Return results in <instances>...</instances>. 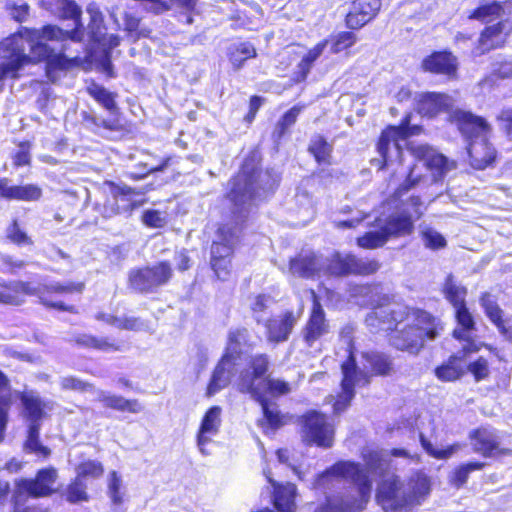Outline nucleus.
<instances>
[{"instance_id": "f257e3e1", "label": "nucleus", "mask_w": 512, "mask_h": 512, "mask_svg": "<svg viewBox=\"0 0 512 512\" xmlns=\"http://www.w3.org/2000/svg\"><path fill=\"white\" fill-rule=\"evenodd\" d=\"M365 469L361 464L352 461H339L320 474L315 488L325 487L332 478H343L351 481L356 487V495L342 498L334 508L337 512H360L365 509L371 497L372 481L369 474L382 477L376 489V501L385 512L408 511L430 492V482L423 473H416L407 483L389 473L388 455L365 448L362 451Z\"/></svg>"}, {"instance_id": "f03ea898", "label": "nucleus", "mask_w": 512, "mask_h": 512, "mask_svg": "<svg viewBox=\"0 0 512 512\" xmlns=\"http://www.w3.org/2000/svg\"><path fill=\"white\" fill-rule=\"evenodd\" d=\"M42 5L53 13L72 19L75 27L71 31H64L54 25H46L42 29L22 28L17 33L0 42V91L6 78L16 79L19 71L28 62L47 60V67L51 69H69L78 59L75 55L68 57L63 53H54L49 41L81 42L84 29L80 23L81 8L73 0H41Z\"/></svg>"}, {"instance_id": "7ed1b4c3", "label": "nucleus", "mask_w": 512, "mask_h": 512, "mask_svg": "<svg viewBox=\"0 0 512 512\" xmlns=\"http://www.w3.org/2000/svg\"><path fill=\"white\" fill-rule=\"evenodd\" d=\"M362 290L369 296L372 307L365 318L366 325L372 332L395 329L391 344L398 350L418 354L424 347L425 338L434 340L443 330L440 321L431 314L393 302L378 286H367Z\"/></svg>"}, {"instance_id": "20e7f679", "label": "nucleus", "mask_w": 512, "mask_h": 512, "mask_svg": "<svg viewBox=\"0 0 512 512\" xmlns=\"http://www.w3.org/2000/svg\"><path fill=\"white\" fill-rule=\"evenodd\" d=\"M258 165L255 155L247 157L238 174L230 181L227 197L232 204L236 225L230 227L225 224L218 229L217 239L211 246V256L216 259L230 258L239 239V224L247 218L251 208L272 192L278 183L277 177L268 170H260Z\"/></svg>"}, {"instance_id": "39448f33", "label": "nucleus", "mask_w": 512, "mask_h": 512, "mask_svg": "<svg viewBox=\"0 0 512 512\" xmlns=\"http://www.w3.org/2000/svg\"><path fill=\"white\" fill-rule=\"evenodd\" d=\"M348 345V358L341 365L342 381L341 392L337 395L333 404L335 414H340L350 405L355 396V387L366 386L370 383L373 375L386 376L393 369L390 358L378 352H366L362 354L361 366L356 362L352 350V340L349 336L346 338Z\"/></svg>"}, {"instance_id": "423d86ee", "label": "nucleus", "mask_w": 512, "mask_h": 512, "mask_svg": "<svg viewBox=\"0 0 512 512\" xmlns=\"http://www.w3.org/2000/svg\"><path fill=\"white\" fill-rule=\"evenodd\" d=\"M379 268L380 263L377 260L359 258L353 254L336 253L330 260H327L311 253L290 261V272L304 278L314 277L322 272L334 276L349 274L367 276L376 273Z\"/></svg>"}, {"instance_id": "0eeeda50", "label": "nucleus", "mask_w": 512, "mask_h": 512, "mask_svg": "<svg viewBox=\"0 0 512 512\" xmlns=\"http://www.w3.org/2000/svg\"><path fill=\"white\" fill-rule=\"evenodd\" d=\"M423 214L421 199L411 196L400 211L385 219L376 218L372 230L357 238V244L364 249H376L384 246L390 238L410 235L414 230V220Z\"/></svg>"}, {"instance_id": "6e6552de", "label": "nucleus", "mask_w": 512, "mask_h": 512, "mask_svg": "<svg viewBox=\"0 0 512 512\" xmlns=\"http://www.w3.org/2000/svg\"><path fill=\"white\" fill-rule=\"evenodd\" d=\"M418 131V126H409L408 118L403 120L400 126H392L384 130L377 144L381 160L373 159L372 163H379L380 168H383L400 159L402 156L401 142H404L408 136L417 134Z\"/></svg>"}, {"instance_id": "1a4fd4ad", "label": "nucleus", "mask_w": 512, "mask_h": 512, "mask_svg": "<svg viewBox=\"0 0 512 512\" xmlns=\"http://www.w3.org/2000/svg\"><path fill=\"white\" fill-rule=\"evenodd\" d=\"M173 269L168 261H160L151 266L133 269L129 272V286L140 293H154L159 287L169 283Z\"/></svg>"}, {"instance_id": "9d476101", "label": "nucleus", "mask_w": 512, "mask_h": 512, "mask_svg": "<svg viewBox=\"0 0 512 512\" xmlns=\"http://www.w3.org/2000/svg\"><path fill=\"white\" fill-rule=\"evenodd\" d=\"M302 438L307 444H315L322 448L333 445L334 428L327 417L317 411H309L301 417Z\"/></svg>"}, {"instance_id": "9b49d317", "label": "nucleus", "mask_w": 512, "mask_h": 512, "mask_svg": "<svg viewBox=\"0 0 512 512\" xmlns=\"http://www.w3.org/2000/svg\"><path fill=\"white\" fill-rule=\"evenodd\" d=\"M408 150L414 158L423 162V166L434 172L435 180L442 178L446 173L456 168L455 161L449 160L428 145L410 144Z\"/></svg>"}, {"instance_id": "f8f14e48", "label": "nucleus", "mask_w": 512, "mask_h": 512, "mask_svg": "<svg viewBox=\"0 0 512 512\" xmlns=\"http://www.w3.org/2000/svg\"><path fill=\"white\" fill-rule=\"evenodd\" d=\"M144 191H136L126 185H110V194L112 200L108 199L102 210V216L104 218H111L121 212L131 211L135 207L134 196L141 195Z\"/></svg>"}, {"instance_id": "ddd939ff", "label": "nucleus", "mask_w": 512, "mask_h": 512, "mask_svg": "<svg viewBox=\"0 0 512 512\" xmlns=\"http://www.w3.org/2000/svg\"><path fill=\"white\" fill-rule=\"evenodd\" d=\"M451 121L456 124L458 130L468 142L482 136H488L490 132V127L485 119L458 108H455V111L452 112Z\"/></svg>"}, {"instance_id": "4468645a", "label": "nucleus", "mask_w": 512, "mask_h": 512, "mask_svg": "<svg viewBox=\"0 0 512 512\" xmlns=\"http://www.w3.org/2000/svg\"><path fill=\"white\" fill-rule=\"evenodd\" d=\"M381 8L380 0H354L345 17L346 26L360 29L374 19Z\"/></svg>"}, {"instance_id": "2eb2a0df", "label": "nucleus", "mask_w": 512, "mask_h": 512, "mask_svg": "<svg viewBox=\"0 0 512 512\" xmlns=\"http://www.w3.org/2000/svg\"><path fill=\"white\" fill-rule=\"evenodd\" d=\"M297 321L298 316L292 311H286L273 318H267L263 322L266 328L267 340L276 344L287 341Z\"/></svg>"}, {"instance_id": "dca6fc26", "label": "nucleus", "mask_w": 512, "mask_h": 512, "mask_svg": "<svg viewBox=\"0 0 512 512\" xmlns=\"http://www.w3.org/2000/svg\"><path fill=\"white\" fill-rule=\"evenodd\" d=\"M58 478L57 470L53 467L38 471L35 479H22L19 487L34 497H43L52 494L54 484Z\"/></svg>"}, {"instance_id": "f3484780", "label": "nucleus", "mask_w": 512, "mask_h": 512, "mask_svg": "<svg viewBox=\"0 0 512 512\" xmlns=\"http://www.w3.org/2000/svg\"><path fill=\"white\" fill-rule=\"evenodd\" d=\"M270 361L267 354H257L251 358L250 367L241 372L238 380V389L242 393H252V388H257L259 380H265L263 376L268 370Z\"/></svg>"}, {"instance_id": "a211bd4d", "label": "nucleus", "mask_w": 512, "mask_h": 512, "mask_svg": "<svg viewBox=\"0 0 512 512\" xmlns=\"http://www.w3.org/2000/svg\"><path fill=\"white\" fill-rule=\"evenodd\" d=\"M9 290L14 292L15 294L9 293L12 296L17 297L19 303L17 305L22 304V300L16 295V294H24L28 296H37L40 299V302L49 308L58 309L61 311H67L71 313H75V307L72 305H66L63 302H52L46 299L44 297V288L43 284L34 285L31 282H24V281H12L5 285ZM8 294L7 292H5Z\"/></svg>"}, {"instance_id": "6ab92c4d", "label": "nucleus", "mask_w": 512, "mask_h": 512, "mask_svg": "<svg viewBox=\"0 0 512 512\" xmlns=\"http://www.w3.org/2000/svg\"><path fill=\"white\" fill-rule=\"evenodd\" d=\"M314 303L310 318L303 330V339L308 347H314L320 338L329 332V324L321 304L313 293Z\"/></svg>"}, {"instance_id": "aec40b11", "label": "nucleus", "mask_w": 512, "mask_h": 512, "mask_svg": "<svg viewBox=\"0 0 512 512\" xmlns=\"http://www.w3.org/2000/svg\"><path fill=\"white\" fill-rule=\"evenodd\" d=\"M454 99L446 94L428 92L418 100L417 109L422 116L434 117L439 112H447L451 117L454 109Z\"/></svg>"}, {"instance_id": "412c9836", "label": "nucleus", "mask_w": 512, "mask_h": 512, "mask_svg": "<svg viewBox=\"0 0 512 512\" xmlns=\"http://www.w3.org/2000/svg\"><path fill=\"white\" fill-rule=\"evenodd\" d=\"M221 412L219 406H213L205 413L198 433H197V446L202 455H209L206 450V445L211 442V437L218 434L221 426Z\"/></svg>"}, {"instance_id": "4be33fe9", "label": "nucleus", "mask_w": 512, "mask_h": 512, "mask_svg": "<svg viewBox=\"0 0 512 512\" xmlns=\"http://www.w3.org/2000/svg\"><path fill=\"white\" fill-rule=\"evenodd\" d=\"M470 164L475 169H485L496 157V150L489 143L488 136L471 140L467 147Z\"/></svg>"}, {"instance_id": "5701e85b", "label": "nucleus", "mask_w": 512, "mask_h": 512, "mask_svg": "<svg viewBox=\"0 0 512 512\" xmlns=\"http://www.w3.org/2000/svg\"><path fill=\"white\" fill-rule=\"evenodd\" d=\"M42 194L41 187L36 184L9 185L8 178H0V197L6 200L38 201Z\"/></svg>"}, {"instance_id": "b1692460", "label": "nucleus", "mask_w": 512, "mask_h": 512, "mask_svg": "<svg viewBox=\"0 0 512 512\" xmlns=\"http://www.w3.org/2000/svg\"><path fill=\"white\" fill-rule=\"evenodd\" d=\"M250 338L249 331L246 328L230 330L224 356L239 364L243 355L253 347Z\"/></svg>"}, {"instance_id": "393cba45", "label": "nucleus", "mask_w": 512, "mask_h": 512, "mask_svg": "<svg viewBox=\"0 0 512 512\" xmlns=\"http://www.w3.org/2000/svg\"><path fill=\"white\" fill-rule=\"evenodd\" d=\"M238 365L239 364L234 360H231L224 355L222 356L220 362L213 372L212 378L207 388V395L209 397L215 395L230 383L231 377L235 373L236 367Z\"/></svg>"}, {"instance_id": "a878e982", "label": "nucleus", "mask_w": 512, "mask_h": 512, "mask_svg": "<svg viewBox=\"0 0 512 512\" xmlns=\"http://www.w3.org/2000/svg\"><path fill=\"white\" fill-rule=\"evenodd\" d=\"M268 482L274 487V505L281 512H293L295 509L296 486L291 483L279 485L271 477L269 470H264Z\"/></svg>"}, {"instance_id": "bb28decb", "label": "nucleus", "mask_w": 512, "mask_h": 512, "mask_svg": "<svg viewBox=\"0 0 512 512\" xmlns=\"http://www.w3.org/2000/svg\"><path fill=\"white\" fill-rule=\"evenodd\" d=\"M97 400L105 407L121 412L139 413L143 410V406L136 399H125L122 396L111 394L107 391H97Z\"/></svg>"}, {"instance_id": "cd10ccee", "label": "nucleus", "mask_w": 512, "mask_h": 512, "mask_svg": "<svg viewBox=\"0 0 512 512\" xmlns=\"http://www.w3.org/2000/svg\"><path fill=\"white\" fill-rule=\"evenodd\" d=\"M507 34L506 24L503 22L487 27L481 34L478 49L481 50V53H485L502 46Z\"/></svg>"}, {"instance_id": "c85d7f7f", "label": "nucleus", "mask_w": 512, "mask_h": 512, "mask_svg": "<svg viewBox=\"0 0 512 512\" xmlns=\"http://www.w3.org/2000/svg\"><path fill=\"white\" fill-rule=\"evenodd\" d=\"M73 341L81 347L93 348L103 352H122L123 345L115 342L109 337H96L91 334H78Z\"/></svg>"}, {"instance_id": "c756f323", "label": "nucleus", "mask_w": 512, "mask_h": 512, "mask_svg": "<svg viewBox=\"0 0 512 512\" xmlns=\"http://www.w3.org/2000/svg\"><path fill=\"white\" fill-rule=\"evenodd\" d=\"M471 440L474 450L484 456L493 455L498 450V437L491 429L481 428L476 430L472 434Z\"/></svg>"}, {"instance_id": "7c9ffc66", "label": "nucleus", "mask_w": 512, "mask_h": 512, "mask_svg": "<svg viewBox=\"0 0 512 512\" xmlns=\"http://www.w3.org/2000/svg\"><path fill=\"white\" fill-rule=\"evenodd\" d=\"M425 70L450 75L456 71V59L447 52H436L423 61Z\"/></svg>"}, {"instance_id": "2f4dec72", "label": "nucleus", "mask_w": 512, "mask_h": 512, "mask_svg": "<svg viewBox=\"0 0 512 512\" xmlns=\"http://www.w3.org/2000/svg\"><path fill=\"white\" fill-rule=\"evenodd\" d=\"M24 406V414L29 424H38L41 426V421L45 416V409H51L48 403L41 400V398L32 393L24 394L21 398Z\"/></svg>"}, {"instance_id": "473e14b6", "label": "nucleus", "mask_w": 512, "mask_h": 512, "mask_svg": "<svg viewBox=\"0 0 512 512\" xmlns=\"http://www.w3.org/2000/svg\"><path fill=\"white\" fill-rule=\"evenodd\" d=\"M290 392V386L287 382L279 379L267 378L257 382V388H252L250 394L254 399H261L270 394L272 396L285 395Z\"/></svg>"}, {"instance_id": "72a5a7b5", "label": "nucleus", "mask_w": 512, "mask_h": 512, "mask_svg": "<svg viewBox=\"0 0 512 512\" xmlns=\"http://www.w3.org/2000/svg\"><path fill=\"white\" fill-rule=\"evenodd\" d=\"M469 346L470 345L468 344L463 347V357L466 353L471 351ZM461 358L462 356L450 357L446 364H443L435 370L436 376L442 381H454L460 378L464 372L461 364Z\"/></svg>"}, {"instance_id": "f704fd0d", "label": "nucleus", "mask_w": 512, "mask_h": 512, "mask_svg": "<svg viewBox=\"0 0 512 512\" xmlns=\"http://www.w3.org/2000/svg\"><path fill=\"white\" fill-rule=\"evenodd\" d=\"M333 146L320 134L311 137L308 151L314 156L318 164L329 165Z\"/></svg>"}, {"instance_id": "c9c22d12", "label": "nucleus", "mask_w": 512, "mask_h": 512, "mask_svg": "<svg viewBox=\"0 0 512 512\" xmlns=\"http://www.w3.org/2000/svg\"><path fill=\"white\" fill-rule=\"evenodd\" d=\"M455 314L460 328L454 330L453 335L462 340H468L470 332L474 329V320L471 313L468 311L465 303L455 306Z\"/></svg>"}, {"instance_id": "e433bc0d", "label": "nucleus", "mask_w": 512, "mask_h": 512, "mask_svg": "<svg viewBox=\"0 0 512 512\" xmlns=\"http://www.w3.org/2000/svg\"><path fill=\"white\" fill-rule=\"evenodd\" d=\"M40 428L41 426L38 424L28 425L27 438L24 442V450L29 453H34L37 456L47 458L51 454V450L40 442Z\"/></svg>"}, {"instance_id": "4c0bfd02", "label": "nucleus", "mask_w": 512, "mask_h": 512, "mask_svg": "<svg viewBox=\"0 0 512 512\" xmlns=\"http://www.w3.org/2000/svg\"><path fill=\"white\" fill-rule=\"evenodd\" d=\"M419 236L424 247L430 250L443 249L447 245L445 237L427 224L419 226Z\"/></svg>"}, {"instance_id": "58836bf2", "label": "nucleus", "mask_w": 512, "mask_h": 512, "mask_svg": "<svg viewBox=\"0 0 512 512\" xmlns=\"http://www.w3.org/2000/svg\"><path fill=\"white\" fill-rule=\"evenodd\" d=\"M443 292L446 299L453 305V307L465 303L467 290L464 286L458 283L452 275L447 276L444 283Z\"/></svg>"}, {"instance_id": "ea45409f", "label": "nucleus", "mask_w": 512, "mask_h": 512, "mask_svg": "<svg viewBox=\"0 0 512 512\" xmlns=\"http://www.w3.org/2000/svg\"><path fill=\"white\" fill-rule=\"evenodd\" d=\"M303 109V105H295L281 117L272 134L276 141H279L286 134L288 129L295 124Z\"/></svg>"}, {"instance_id": "a19ab883", "label": "nucleus", "mask_w": 512, "mask_h": 512, "mask_svg": "<svg viewBox=\"0 0 512 512\" xmlns=\"http://www.w3.org/2000/svg\"><path fill=\"white\" fill-rule=\"evenodd\" d=\"M480 302L487 317L497 326V328L502 333H504L505 323L503 320V311L498 306V304L492 299L491 295L487 293L482 295Z\"/></svg>"}, {"instance_id": "79ce46f5", "label": "nucleus", "mask_w": 512, "mask_h": 512, "mask_svg": "<svg viewBox=\"0 0 512 512\" xmlns=\"http://www.w3.org/2000/svg\"><path fill=\"white\" fill-rule=\"evenodd\" d=\"M10 406V392L8 380L0 371V441L3 439V433L7 423V412Z\"/></svg>"}, {"instance_id": "37998d69", "label": "nucleus", "mask_w": 512, "mask_h": 512, "mask_svg": "<svg viewBox=\"0 0 512 512\" xmlns=\"http://www.w3.org/2000/svg\"><path fill=\"white\" fill-rule=\"evenodd\" d=\"M481 462H469L457 467L450 475L449 481L456 488L462 487L468 480L471 472L481 470L484 467Z\"/></svg>"}, {"instance_id": "c03bdc74", "label": "nucleus", "mask_w": 512, "mask_h": 512, "mask_svg": "<svg viewBox=\"0 0 512 512\" xmlns=\"http://www.w3.org/2000/svg\"><path fill=\"white\" fill-rule=\"evenodd\" d=\"M328 44V40L318 43L303 57L301 62L298 64V73L302 80L306 78L314 62L320 57Z\"/></svg>"}, {"instance_id": "a18cd8bd", "label": "nucleus", "mask_w": 512, "mask_h": 512, "mask_svg": "<svg viewBox=\"0 0 512 512\" xmlns=\"http://www.w3.org/2000/svg\"><path fill=\"white\" fill-rule=\"evenodd\" d=\"M255 400L260 403L264 418L271 428H278L283 424L282 417L276 403L269 401L265 396L261 399Z\"/></svg>"}, {"instance_id": "49530a36", "label": "nucleus", "mask_w": 512, "mask_h": 512, "mask_svg": "<svg viewBox=\"0 0 512 512\" xmlns=\"http://www.w3.org/2000/svg\"><path fill=\"white\" fill-rule=\"evenodd\" d=\"M87 91L91 97H93L107 110L113 111L116 108L113 94L103 86L92 83L90 86H88Z\"/></svg>"}, {"instance_id": "de8ad7c7", "label": "nucleus", "mask_w": 512, "mask_h": 512, "mask_svg": "<svg viewBox=\"0 0 512 512\" xmlns=\"http://www.w3.org/2000/svg\"><path fill=\"white\" fill-rule=\"evenodd\" d=\"M328 41L331 44V52L339 53L353 46L357 41V36L353 32L342 31L332 36Z\"/></svg>"}, {"instance_id": "09e8293b", "label": "nucleus", "mask_w": 512, "mask_h": 512, "mask_svg": "<svg viewBox=\"0 0 512 512\" xmlns=\"http://www.w3.org/2000/svg\"><path fill=\"white\" fill-rule=\"evenodd\" d=\"M44 295L47 293L56 294H72L82 293L84 290V283L82 282H53L50 284H43Z\"/></svg>"}, {"instance_id": "8fccbe9b", "label": "nucleus", "mask_w": 512, "mask_h": 512, "mask_svg": "<svg viewBox=\"0 0 512 512\" xmlns=\"http://www.w3.org/2000/svg\"><path fill=\"white\" fill-rule=\"evenodd\" d=\"M255 56L256 51L252 44L241 43L231 52L230 61L235 68L239 69L247 59Z\"/></svg>"}, {"instance_id": "3c124183", "label": "nucleus", "mask_w": 512, "mask_h": 512, "mask_svg": "<svg viewBox=\"0 0 512 512\" xmlns=\"http://www.w3.org/2000/svg\"><path fill=\"white\" fill-rule=\"evenodd\" d=\"M103 472V465L96 460H86L76 466V477L81 480L86 477L98 478Z\"/></svg>"}, {"instance_id": "603ef678", "label": "nucleus", "mask_w": 512, "mask_h": 512, "mask_svg": "<svg viewBox=\"0 0 512 512\" xmlns=\"http://www.w3.org/2000/svg\"><path fill=\"white\" fill-rule=\"evenodd\" d=\"M420 442L423 449L430 456L437 459H448L459 449L458 445H451L448 446L446 449H437L428 439H426V437L422 433H420Z\"/></svg>"}, {"instance_id": "864d4df0", "label": "nucleus", "mask_w": 512, "mask_h": 512, "mask_svg": "<svg viewBox=\"0 0 512 512\" xmlns=\"http://www.w3.org/2000/svg\"><path fill=\"white\" fill-rule=\"evenodd\" d=\"M119 329L129 330L134 332H149L153 333V329L148 321H145L139 317L134 316H123L120 318Z\"/></svg>"}, {"instance_id": "5fc2aeb1", "label": "nucleus", "mask_w": 512, "mask_h": 512, "mask_svg": "<svg viewBox=\"0 0 512 512\" xmlns=\"http://www.w3.org/2000/svg\"><path fill=\"white\" fill-rule=\"evenodd\" d=\"M274 303L273 299L267 295H258L255 297L254 302L251 305L253 315L258 323H263L267 318L265 314Z\"/></svg>"}, {"instance_id": "6e6d98bb", "label": "nucleus", "mask_w": 512, "mask_h": 512, "mask_svg": "<svg viewBox=\"0 0 512 512\" xmlns=\"http://www.w3.org/2000/svg\"><path fill=\"white\" fill-rule=\"evenodd\" d=\"M66 498L70 503H77L88 499L86 485L81 479H79V477H76L68 486Z\"/></svg>"}, {"instance_id": "4d7b16f0", "label": "nucleus", "mask_w": 512, "mask_h": 512, "mask_svg": "<svg viewBox=\"0 0 512 512\" xmlns=\"http://www.w3.org/2000/svg\"><path fill=\"white\" fill-rule=\"evenodd\" d=\"M104 27L97 31H93L90 35L92 41L101 45L105 50H111L120 44V37L115 34H107Z\"/></svg>"}, {"instance_id": "13d9d810", "label": "nucleus", "mask_w": 512, "mask_h": 512, "mask_svg": "<svg viewBox=\"0 0 512 512\" xmlns=\"http://www.w3.org/2000/svg\"><path fill=\"white\" fill-rule=\"evenodd\" d=\"M502 11L503 8L499 3H487L474 10L470 18L485 21L488 17L500 16Z\"/></svg>"}, {"instance_id": "bf43d9fd", "label": "nucleus", "mask_w": 512, "mask_h": 512, "mask_svg": "<svg viewBox=\"0 0 512 512\" xmlns=\"http://www.w3.org/2000/svg\"><path fill=\"white\" fill-rule=\"evenodd\" d=\"M122 479L116 471H112L109 475L108 494L115 505H120L123 502V495L121 493Z\"/></svg>"}, {"instance_id": "052dcab7", "label": "nucleus", "mask_w": 512, "mask_h": 512, "mask_svg": "<svg viewBox=\"0 0 512 512\" xmlns=\"http://www.w3.org/2000/svg\"><path fill=\"white\" fill-rule=\"evenodd\" d=\"M124 26L125 30L131 35L134 36L135 39L140 37H148L150 30L146 28H140V19L126 13L124 17Z\"/></svg>"}, {"instance_id": "680f3d73", "label": "nucleus", "mask_w": 512, "mask_h": 512, "mask_svg": "<svg viewBox=\"0 0 512 512\" xmlns=\"http://www.w3.org/2000/svg\"><path fill=\"white\" fill-rule=\"evenodd\" d=\"M143 223L151 228H162L167 224V216L158 210H146L142 215Z\"/></svg>"}, {"instance_id": "e2e57ef3", "label": "nucleus", "mask_w": 512, "mask_h": 512, "mask_svg": "<svg viewBox=\"0 0 512 512\" xmlns=\"http://www.w3.org/2000/svg\"><path fill=\"white\" fill-rule=\"evenodd\" d=\"M7 238L17 245H31V238L19 228L16 220L7 229Z\"/></svg>"}, {"instance_id": "0e129e2a", "label": "nucleus", "mask_w": 512, "mask_h": 512, "mask_svg": "<svg viewBox=\"0 0 512 512\" xmlns=\"http://www.w3.org/2000/svg\"><path fill=\"white\" fill-rule=\"evenodd\" d=\"M6 10L17 22L25 21L29 14V6L26 3L18 4L11 0L6 2Z\"/></svg>"}, {"instance_id": "69168bd1", "label": "nucleus", "mask_w": 512, "mask_h": 512, "mask_svg": "<svg viewBox=\"0 0 512 512\" xmlns=\"http://www.w3.org/2000/svg\"><path fill=\"white\" fill-rule=\"evenodd\" d=\"M211 266L220 280H225L230 273V258H214L211 256Z\"/></svg>"}, {"instance_id": "338daca9", "label": "nucleus", "mask_w": 512, "mask_h": 512, "mask_svg": "<svg viewBox=\"0 0 512 512\" xmlns=\"http://www.w3.org/2000/svg\"><path fill=\"white\" fill-rule=\"evenodd\" d=\"M418 165H414L410 171H409V174L407 176V179L405 180V182L398 188V190L396 191V197L397 198H401L402 195L407 192L408 190H410L412 187H414L421 179V173L417 172L418 170Z\"/></svg>"}, {"instance_id": "774afa93", "label": "nucleus", "mask_w": 512, "mask_h": 512, "mask_svg": "<svg viewBox=\"0 0 512 512\" xmlns=\"http://www.w3.org/2000/svg\"><path fill=\"white\" fill-rule=\"evenodd\" d=\"M468 369L477 381L486 378L489 374L488 362L483 357H480L476 361L470 363Z\"/></svg>"}]
</instances>
